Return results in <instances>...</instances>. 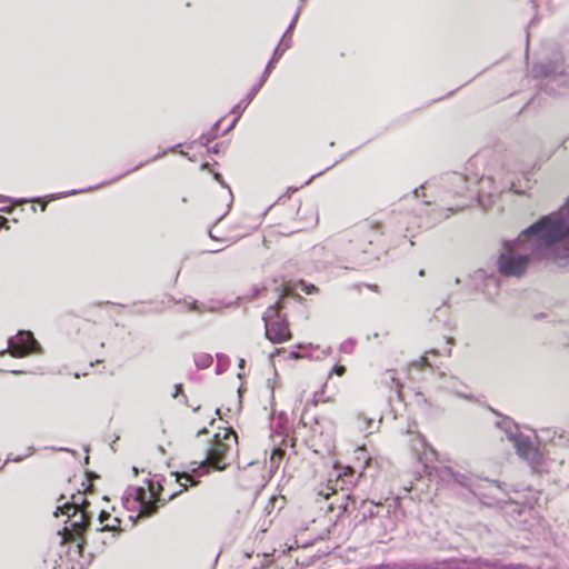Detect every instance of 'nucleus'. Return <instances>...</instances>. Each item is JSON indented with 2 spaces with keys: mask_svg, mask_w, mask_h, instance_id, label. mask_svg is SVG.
Here are the masks:
<instances>
[{
  "mask_svg": "<svg viewBox=\"0 0 569 569\" xmlns=\"http://www.w3.org/2000/svg\"><path fill=\"white\" fill-rule=\"evenodd\" d=\"M531 262L546 267L569 264V197L557 211L539 217L513 240L502 241L498 273L519 278Z\"/></svg>",
  "mask_w": 569,
  "mask_h": 569,
  "instance_id": "1",
  "label": "nucleus"
},
{
  "mask_svg": "<svg viewBox=\"0 0 569 569\" xmlns=\"http://www.w3.org/2000/svg\"><path fill=\"white\" fill-rule=\"evenodd\" d=\"M237 452L238 436L233 430H228L222 437L220 433H216L201 461H191L183 466L182 470L170 473L182 486L181 490L172 492L168 498H162L163 487L160 481L157 482L158 490L142 486H129L122 496V505L128 511L137 512L136 516H130V520L136 521L138 518H149L156 515L159 506L173 500L187 490L188 486H197L199 478L209 473L210 466L216 470H224Z\"/></svg>",
  "mask_w": 569,
  "mask_h": 569,
  "instance_id": "2",
  "label": "nucleus"
},
{
  "mask_svg": "<svg viewBox=\"0 0 569 569\" xmlns=\"http://www.w3.org/2000/svg\"><path fill=\"white\" fill-rule=\"evenodd\" d=\"M289 298L299 303L306 301L302 296L298 295L289 286H284L277 301L270 305L262 315L264 336L272 343H282L291 338L287 316L282 313Z\"/></svg>",
  "mask_w": 569,
  "mask_h": 569,
  "instance_id": "3",
  "label": "nucleus"
},
{
  "mask_svg": "<svg viewBox=\"0 0 569 569\" xmlns=\"http://www.w3.org/2000/svg\"><path fill=\"white\" fill-rule=\"evenodd\" d=\"M533 79H546L541 90L549 96L558 97L568 91L569 76L566 73L565 59L556 54L547 62H535L530 69Z\"/></svg>",
  "mask_w": 569,
  "mask_h": 569,
  "instance_id": "4",
  "label": "nucleus"
},
{
  "mask_svg": "<svg viewBox=\"0 0 569 569\" xmlns=\"http://www.w3.org/2000/svg\"><path fill=\"white\" fill-rule=\"evenodd\" d=\"M89 501L82 495H72L71 501L58 506L54 516L58 517L59 512L66 513L70 521V530L73 538L86 537L88 529L91 526L93 513L88 510Z\"/></svg>",
  "mask_w": 569,
  "mask_h": 569,
  "instance_id": "5",
  "label": "nucleus"
},
{
  "mask_svg": "<svg viewBox=\"0 0 569 569\" xmlns=\"http://www.w3.org/2000/svg\"><path fill=\"white\" fill-rule=\"evenodd\" d=\"M342 512H348L350 508L355 511L353 521L356 526H361L373 518L388 517L389 509L382 503L371 500L358 499L357 497L343 493L342 501L339 505Z\"/></svg>",
  "mask_w": 569,
  "mask_h": 569,
  "instance_id": "6",
  "label": "nucleus"
},
{
  "mask_svg": "<svg viewBox=\"0 0 569 569\" xmlns=\"http://www.w3.org/2000/svg\"><path fill=\"white\" fill-rule=\"evenodd\" d=\"M8 352L14 358H23L31 353H41L42 348L30 330H19L8 339V346L0 350V357Z\"/></svg>",
  "mask_w": 569,
  "mask_h": 569,
  "instance_id": "7",
  "label": "nucleus"
},
{
  "mask_svg": "<svg viewBox=\"0 0 569 569\" xmlns=\"http://www.w3.org/2000/svg\"><path fill=\"white\" fill-rule=\"evenodd\" d=\"M180 147H181V143H178L176 146L170 147L168 150H162L161 152H158L157 154H154L151 159L142 161V162L138 163L136 167H133L132 169H129V170L124 171L123 173L118 174V176L113 177L112 179L103 181V182H101V183H99L97 186L81 188V189H78V190L72 189V190L64 191V192H59V193H51V194L46 197V202L43 204H41V210L42 211L46 210L48 201L57 200V199H60V198H66V197L73 196V194H77V193H80V192L92 191V190H96V189H98L100 187H103V186L110 184L112 182H116V181L120 180L121 178L126 177L127 174H129V173H131V172H133L136 170H139L140 168H142L143 166L149 163L150 161H153V160H157V159L163 157L164 154H167L168 151L177 150Z\"/></svg>",
  "mask_w": 569,
  "mask_h": 569,
  "instance_id": "8",
  "label": "nucleus"
},
{
  "mask_svg": "<svg viewBox=\"0 0 569 569\" xmlns=\"http://www.w3.org/2000/svg\"><path fill=\"white\" fill-rule=\"evenodd\" d=\"M511 442L517 455L526 460L535 472H541L543 455L538 447L533 446L530 437L520 433Z\"/></svg>",
  "mask_w": 569,
  "mask_h": 569,
  "instance_id": "9",
  "label": "nucleus"
},
{
  "mask_svg": "<svg viewBox=\"0 0 569 569\" xmlns=\"http://www.w3.org/2000/svg\"><path fill=\"white\" fill-rule=\"evenodd\" d=\"M441 479H447L448 477L452 479L456 483L461 486L462 488L468 489L475 496L480 498L487 497L483 492H481L482 480L472 476L471 473H465L460 471L453 470L451 467H443L442 469H436Z\"/></svg>",
  "mask_w": 569,
  "mask_h": 569,
  "instance_id": "10",
  "label": "nucleus"
},
{
  "mask_svg": "<svg viewBox=\"0 0 569 569\" xmlns=\"http://www.w3.org/2000/svg\"><path fill=\"white\" fill-rule=\"evenodd\" d=\"M445 182L448 184V189L450 192L465 196L467 192H471V197L477 191H473V188L482 180V177L475 174L472 177H468L463 173L451 172L445 177Z\"/></svg>",
  "mask_w": 569,
  "mask_h": 569,
  "instance_id": "11",
  "label": "nucleus"
},
{
  "mask_svg": "<svg viewBox=\"0 0 569 569\" xmlns=\"http://www.w3.org/2000/svg\"><path fill=\"white\" fill-rule=\"evenodd\" d=\"M475 279L485 281L482 286V295L487 300H493L500 292V278L496 271H487L485 269H478L475 271Z\"/></svg>",
  "mask_w": 569,
  "mask_h": 569,
  "instance_id": "12",
  "label": "nucleus"
},
{
  "mask_svg": "<svg viewBox=\"0 0 569 569\" xmlns=\"http://www.w3.org/2000/svg\"><path fill=\"white\" fill-rule=\"evenodd\" d=\"M283 53H284V49H280V44H278L274 48V50H273V52L271 54V58L267 62V64L264 67V70L262 72V74L260 76L258 82L256 84H253L251 87V89L249 90V92L247 93V104H249L253 100V98L257 96V93L262 88V86L264 84V82L269 78L270 73L274 69L276 63L281 59Z\"/></svg>",
  "mask_w": 569,
  "mask_h": 569,
  "instance_id": "13",
  "label": "nucleus"
},
{
  "mask_svg": "<svg viewBox=\"0 0 569 569\" xmlns=\"http://www.w3.org/2000/svg\"><path fill=\"white\" fill-rule=\"evenodd\" d=\"M355 478V471L352 468L347 467L345 469V472L341 475L339 473L337 479L332 481L329 480L328 485L326 486V490H321L319 495L323 496L326 499H328L332 493H336L338 489L345 491L347 485H352Z\"/></svg>",
  "mask_w": 569,
  "mask_h": 569,
  "instance_id": "14",
  "label": "nucleus"
},
{
  "mask_svg": "<svg viewBox=\"0 0 569 569\" xmlns=\"http://www.w3.org/2000/svg\"><path fill=\"white\" fill-rule=\"evenodd\" d=\"M496 426L506 433L507 439L510 441H512L521 433L519 431L518 425L508 417H503L502 419L498 420Z\"/></svg>",
  "mask_w": 569,
  "mask_h": 569,
  "instance_id": "15",
  "label": "nucleus"
},
{
  "mask_svg": "<svg viewBox=\"0 0 569 569\" xmlns=\"http://www.w3.org/2000/svg\"><path fill=\"white\" fill-rule=\"evenodd\" d=\"M537 439L539 442L549 441L555 446H562L567 442V439L563 433H557L556 430L545 429L541 430L539 435H537Z\"/></svg>",
  "mask_w": 569,
  "mask_h": 569,
  "instance_id": "16",
  "label": "nucleus"
},
{
  "mask_svg": "<svg viewBox=\"0 0 569 569\" xmlns=\"http://www.w3.org/2000/svg\"><path fill=\"white\" fill-rule=\"evenodd\" d=\"M221 121L222 118L217 120L207 132H202L197 142L202 147H208L211 141L216 140L219 137Z\"/></svg>",
  "mask_w": 569,
  "mask_h": 569,
  "instance_id": "17",
  "label": "nucleus"
},
{
  "mask_svg": "<svg viewBox=\"0 0 569 569\" xmlns=\"http://www.w3.org/2000/svg\"><path fill=\"white\" fill-rule=\"evenodd\" d=\"M121 520L117 517L112 518L111 523H104L102 527L98 528L97 531L106 532L111 531V538L117 539V537L121 533L122 529L120 527Z\"/></svg>",
  "mask_w": 569,
  "mask_h": 569,
  "instance_id": "18",
  "label": "nucleus"
},
{
  "mask_svg": "<svg viewBox=\"0 0 569 569\" xmlns=\"http://www.w3.org/2000/svg\"><path fill=\"white\" fill-rule=\"evenodd\" d=\"M174 303H184L189 311L202 312V311H214L213 308H207L203 303H200L198 300L192 299L190 302H187L186 299H172Z\"/></svg>",
  "mask_w": 569,
  "mask_h": 569,
  "instance_id": "19",
  "label": "nucleus"
},
{
  "mask_svg": "<svg viewBox=\"0 0 569 569\" xmlns=\"http://www.w3.org/2000/svg\"><path fill=\"white\" fill-rule=\"evenodd\" d=\"M194 365L198 369H208L213 362V357L210 353H197L193 357Z\"/></svg>",
  "mask_w": 569,
  "mask_h": 569,
  "instance_id": "20",
  "label": "nucleus"
},
{
  "mask_svg": "<svg viewBox=\"0 0 569 569\" xmlns=\"http://www.w3.org/2000/svg\"><path fill=\"white\" fill-rule=\"evenodd\" d=\"M468 569H498V567L496 562L478 558L469 563Z\"/></svg>",
  "mask_w": 569,
  "mask_h": 569,
  "instance_id": "21",
  "label": "nucleus"
},
{
  "mask_svg": "<svg viewBox=\"0 0 569 569\" xmlns=\"http://www.w3.org/2000/svg\"><path fill=\"white\" fill-rule=\"evenodd\" d=\"M216 373L222 375L229 366V357L224 353H217Z\"/></svg>",
  "mask_w": 569,
  "mask_h": 569,
  "instance_id": "22",
  "label": "nucleus"
},
{
  "mask_svg": "<svg viewBox=\"0 0 569 569\" xmlns=\"http://www.w3.org/2000/svg\"><path fill=\"white\" fill-rule=\"evenodd\" d=\"M212 177H213V179L218 183H220V186L222 188L228 189V194H229V198H230L229 203H228V208H231V204H232V201H233V194H232V191H231L230 187L226 183V181L223 180V177H222V174L220 172H217V171L212 172Z\"/></svg>",
  "mask_w": 569,
  "mask_h": 569,
  "instance_id": "23",
  "label": "nucleus"
},
{
  "mask_svg": "<svg viewBox=\"0 0 569 569\" xmlns=\"http://www.w3.org/2000/svg\"><path fill=\"white\" fill-rule=\"evenodd\" d=\"M297 287L303 291L306 295H316L319 292V289L317 286H315L313 283H307L306 281L303 280H300L298 283H297Z\"/></svg>",
  "mask_w": 569,
  "mask_h": 569,
  "instance_id": "24",
  "label": "nucleus"
},
{
  "mask_svg": "<svg viewBox=\"0 0 569 569\" xmlns=\"http://www.w3.org/2000/svg\"><path fill=\"white\" fill-rule=\"evenodd\" d=\"M299 16H300V8H297V11L296 13L293 14L289 26L287 27L284 33L282 34V40H284L286 38H289L291 37L295 28H296V24H297V21L299 19Z\"/></svg>",
  "mask_w": 569,
  "mask_h": 569,
  "instance_id": "25",
  "label": "nucleus"
},
{
  "mask_svg": "<svg viewBox=\"0 0 569 569\" xmlns=\"http://www.w3.org/2000/svg\"><path fill=\"white\" fill-rule=\"evenodd\" d=\"M485 284V281L476 280L475 279V272L469 276L467 286L470 288L471 291H479L482 293V286Z\"/></svg>",
  "mask_w": 569,
  "mask_h": 569,
  "instance_id": "26",
  "label": "nucleus"
},
{
  "mask_svg": "<svg viewBox=\"0 0 569 569\" xmlns=\"http://www.w3.org/2000/svg\"><path fill=\"white\" fill-rule=\"evenodd\" d=\"M377 569H419V567L415 563L402 562L381 566Z\"/></svg>",
  "mask_w": 569,
  "mask_h": 569,
  "instance_id": "27",
  "label": "nucleus"
},
{
  "mask_svg": "<svg viewBox=\"0 0 569 569\" xmlns=\"http://www.w3.org/2000/svg\"><path fill=\"white\" fill-rule=\"evenodd\" d=\"M301 347L298 346V349H295V350H291L289 352V358L290 359H301V358H309V359H316V360H320L321 358L320 357H316L313 358L309 352H302L300 351Z\"/></svg>",
  "mask_w": 569,
  "mask_h": 569,
  "instance_id": "28",
  "label": "nucleus"
},
{
  "mask_svg": "<svg viewBox=\"0 0 569 569\" xmlns=\"http://www.w3.org/2000/svg\"><path fill=\"white\" fill-rule=\"evenodd\" d=\"M249 104H247V100H242L241 102H239L238 104H236L232 109H231V113L236 114L234 118H238V120L240 119L242 112L246 110V108L248 107Z\"/></svg>",
  "mask_w": 569,
  "mask_h": 569,
  "instance_id": "29",
  "label": "nucleus"
},
{
  "mask_svg": "<svg viewBox=\"0 0 569 569\" xmlns=\"http://www.w3.org/2000/svg\"><path fill=\"white\" fill-rule=\"evenodd\" d=\"M179 396H182L183 403L187 405V396L183 392V387L181 383L174 385V391L172 393V398H178Z\"/></svg>",
  "mask_w": 569,
  "mask_h": 569,
  "instance_id": "30",
  "label": "nucleus"
},
{
  "mask_svg": "<svg viewBox=\"0 0 569 569\" xmlns=\"http://www.w3.org/2000/svg\"><path fill=\"white\" fill-rule=\"evenodd\" d=\"M266 291V288H260L258 286H253L250 290V296H249V299L250 300H253V299H257L259 298L260 296L263 295V292Z\"/></svg>",
  "mask_w": 569,
  "mask_h": 569,
  "instance_id": "31",
  "label": "nucleus"
},
{
  "mask_svg": "<svg viewBox=\"0 0 569 569\" xmlns=\"http://www.w3.org/2000/svg\"><path fill=\"white\" fill-rule=\"evenodd\" d=\"M116 539H112L111 537L108 538V537H103V538H100L99 539V546L96 547V550L98 552H101L104 550V548L112 541H114Z\"/></svg>",
  "mask_w": 569,
  "mask_h": 569,
  "instance_id": "32",
  "label": "nucleus"
},
{
  "mask_svg": "<svg viewBox=\"0 0 569 569\" xmlns=\"http://www.w3.org/2000/svg\"><path fill=\"white\" fill-rule=\"evenodd\" d=\"M74 540L78 541V543H77V552L81 557L83 555V552H84V549H86L87 539H86V537H81V538H74Z\"/></svg>",
  "mask_w": 569,
  "mask_h": 569,
  "instance_id": "33",
  "label": "nucleus"
},
{
  "mask_svg": "<svg viewBox=\"0 0 569 569\" xmlns=\"http://www.w3.org/2000/svg\"><path fill=\"white\" fill-rule=\"evenodd\" d=\"M355 341L352 339H348L341 343L340 349L342 352L349 353L353 348Z\"/></svg>",
  "mask_w": 569,
  "mask_h": 569,
  "instance_id": "34",
  "label": "nucleus"
},
{
  "mask_svg": "<svg viewBox=\"0 0 569 569\" xmlns=\"http://www.w3.org/2000/svg\"><path fill=\"white\" fill-rule=\"evenodd\" d=\"M32 201V199H12L10 197H7V196H3V194H0V202H21V203H24V202H30Z\"/></svg>",
  "mask_w": 569,
  "mask_h": 569,
  "instance_id": "35",
  "label": "nucleus"
},
{
  "mask_svg": "<svg viewBox=\"0 0 569 569\" xmlns=\"http://www.w3.org/2000/svg\"><path fill=\"white\" fill-rule=\"evenodd\" d=\"M345 372H346V367L345 366H342V365H335L331 368L330 372H329V377L331 375H333V373L337 375V376H342Z\"/></svg>",
  "mask_w": 569,
  "mask_h": 569,
  "instance_id": "36",
  "label": "nucleus"
},
{
  "mask_svg": "<svg viewBox=\"0 0 569 569\" xmlns=\"http://www.w3.org/2000/svg\"><path fill=\"white\" fill-rule=\"evenodd\" d=\"M483 481L487 482L489 487L496 488V489H499L502 491H503V487H506V483L500 482L499 480L485 479Z\"/></svg>",
  "mask_w": 569,
  "mask_h": 569,
  "instance_id": "37",
  "label": "nucleus"
},
{
  "mask_svg": "<svg viewBox=\"0 0 569 569\" xmlns=\"http://www.w3.org/2000/svg\"><path fill=\"white\" fill-rule=\"evenodd\" d=\"M379 229H380L379 226H371L369 228V232L372 233V234L368 236L370 244L373 243L375 238L379 234Z\"/></svg>",
  "mask_w": 569,
  "mask_h": 569,
  "instance_id": "38",
  "label": "nucleus"
},
{
  "mask_svg": "<svg viewBox=\"0 0 569 569\" xmlns=\"http://www.w3.org/2000/svg\"><path fill=\"white\" fill-rule=\"evenodd\" d=\"M208 148V151L211 152V153H214V154H219L222 149L224 148V143L223 142H219V143H216L213 147H207Z\"/></svg>",
  "mask_w": 569,
  "mask_h": 569,
  "instance_id": "39",
  "label": "nucleus"
},
{
  "mask_svg": "<svg viewBox=\"0 0 569 569\" xmlns=\"http://www.w3.org/2000/svg\"><path fill=\"white\" fill-rule=\"evenodd\" d=\"M34 451H36V449H34L33 447H30V448L28 449V453H27L26 456H19V457H17V458H8V459L6 460V462H4V465H6L7 462H9V461H21V460H22V459H24L26 457H29V456L33 455V453H34Z\"/></svg>",
  "mask_w": 569,
  "mask_h": 569,
  "instance_id": "40",
  "label": "nucleus"
},
{
  "mask_svg": "<svg viewBox=\"0 0 569 569\" xmlns=\"http://www.w3.org/2000/svg\"><path fill=\"white\" fill-rule=\"evenodd\" d=\"M110 519H111V515L108 511L101 510L99 512L98 520L100 523H104L106 521H109Z\"/></svg>",
  "mask_w": 569,
  "mask_h": 569,
  "instance_id": "41",
  "label": "nucleus"
},
{
  "mask_svg": "<svg viewBox=\"0 0 569 569\" xmlns=\"http://www.w3.org/2000/svg\"><path fill=\"white\" fill-rule=\"evenodd\" d=\"M278 44H280V49H284L286 51L287 49L291 48L292 42L290 38L288 40L286 38L284 40L281 39V41Z\"/></svg>",
  "mask_w": 569,
  "mask_h": 569,
  "instance_id": "42",
  "label": "nucleus"
},
{
  "mask_svg": "<svg viewBox=\"0 0 569 569\" xmlns=\"http://www.w3.org/2000/svg\"><path fill=\"white\" fill-rule=\"evenodd\" d=\"M330 168H332V166H329V167L325 168L323 170L312 174L302 186L309 184L312 181V179H315L316 177L322 174L325 171L329 170Z\"/></svg>",
  "mask_w": 569,
  "mask_h": 569,
  "instance_id": "43",
  "label": "nucleus"
},
{
  "mask_svg": "<svg viewBox=\"0 0 569 569\" xmlns=\"http://www.w3.org/2000/svg\"><path fill=\"white\" fill-rule=\"evenodd\" d=\"M237 122H238V118H234V119L231 121V123H228V127L223 130V132H222V133H223V134H226V133H228L229 131H231V130L234 128V126L237 124Z\"/></svg>",
  "mask_w": 569,
  "mask_h": 569,
  "instance_id": "44",
  "label": "nucleus"
},
{
  "mask_svg": "<svg viewBox=\"0 0 569 569\" xmlns=\"http://www.w3.org/2000/svg\"><path fill=\"white\" fill-rule=\"evenodd\" d=\"M325 393L323 389H320L319 391H317L313 396V403H317L319 400H320V397Z\"/></svg>",
  "mask_w": 569,
  "mask_h": 569,
  "instance_id": "45",
  "label": "nucleus"
},
{
  "mask_svg": "<svg viewBox=\"0 0 569 569\" xmlns=\"http://www.w3.org/2000/svg\"><path fill=\"white\" fill-rule=\"evenodd\" d=\"M528 52H529V32L527 31V34H526V57H528Z\"/></svg>",
  "mask_w": 569,
  "mask_h": 569,
  "instance_id": "46",
  "label": "nucleus"
},
{
  "mask_svg": "<svg viewBox=\"0 0 569 569\" xmlns=\"http://www.w3.org/2000/svg\"><path fill=\"white\" fill-rule=\"evenodd\" d=\"M209 431L206 427H203L202 429H200L198 432H197V436H202V435H207Z\"/></svg>",
  "mask_w": 569,
  "mask_h": 569,
  "instance_id": "47",
  "label": "nucleus"
},
{
  "mask_svg": "<svg viewBox=\"0 0 569 569\" xmlns=\"http://www.w3.org/2000/svg\"><path fill=\"white\" fill-rule=\"evenodd\" d=\"M0 211L1 212H6V213H10L12 211V208L11 207H2V208H0Z\"/></svg>",
  "mask_w": 569,
  "mask_h": 569,
  "instance_id": "48",
  "label": "nucleus"
},
{
  "mask_svg": "<svg viewBox=\"0 0 569 569\" xmlns=\"http://www.w3.org/2000/svg\"><path fill=\"white\" fill-rule=\"evenodd\" d=\"M239 301H240V297H238L234 301L228 303L227 306L228 307H232V306H238L239 305Z\"/></svg>",
  "mask_w": 569,
  "mask_h": 569,
  "instance_id": "49",
  "label": "nucleus"
},
{
  "mask_svg": "<svg viewBox=\"0 0 569 569\" xmlns=\"http://www.w3.org/2000/svg\"><path fill=\"white\" fill-rule=\"evenodd\" d=\"M298 189H299L298 187H289V188H288V190H287V192H288V193H292V192L298 191Z\"/></svg>",
  "mask_w": 569,
  "mask_h": 569,
  "instance_id": "50",
  "label": "nucleus"
},
{
  "mask_svg": "<svg viewBox=\"0 0 569 569\" xmlns=\"http://www.w3.org/2000/svg\"><path fill=\"white\" fill-rule=\"evenodd\" d=\"M369 288L376 292L379 291V287L377 284H370Z\"/></svg>",
  "mask_w": 569,
  "mask_h": 569,
  "instance_id": "51",
  "label": "nucleus"
},
{
  "mask_svg": "<svg viewBox=\"0 0 569 569\" xmlns=\"http://www.w3.org/2000/svg\"><path fill=\"white\" fill-rule=\"evenodd\" d=\"M305 348H308V349H319V346H313L312 343H308Z\"/></svg>",
  "mask_w": 569,
  "mask_h": 569,
  "instance_id": "52",
  "label": "nucleus"
},
{
  "mask_svg": "<svg viewBox=\"0 0 569 569\" xmlns=\"http://www.w3.org/2000/svg\"><path fill=\"white\" fill-rule=\"evenodd\" d=\"M420 189H423V186H420L419 188L413 190V193H415L416 197H419V190Z\"/></svg>",
  "mask_w": 569,
  "mask_h": 569,
  "instance_id": "53",
  "label": "nucleus"
},
{
  "mask_svg": "<svg viewBox=\"0 0 569 569\" xmlns=\"http://www.w3.org/2000/svg\"><path fill=\"white\" fill-rule=\"evenodd\" d=\"M306 1H307V0H299V6H298V8H300V11L302 10V7H303V4H305V2H306Z\"/></svg>",
  "mask_w": 569,
  "mask_h": 569,
  "instance_id": "54",
  "label": "nucleus"
},
{
  "mask_svg": "<svg viewBox=\"0 0 569 569\" xmlns=\"http://www.w3.org/2000/svg\"><path fill=\"white\" fill-rule=\"evenodd\" d=\"M209 166H210V164H209L208 162H203V163L201 164V169H209Z\"/></svg>",
  "mask_w": 569,
  "mask_h": 569,
  "instance_id": "55",
  "label": "nucleus"
},
{
  "mask_svg": "<svg viewBox=\"0 0 569 569\" xmlns=\"http://www.w3.org/2000/svg\"><path fill=\"white\" fill-rule=\"evenodd\" d=\"M238 366H239V368H243V366H244V360H243V359H240V360H239Z\"/></svg>",
  "mask_w": 569,
  "mask_h": 569,
  "instance_id": "56",
  "label": "nucleus"
},
{
  "mask_svg": "<svg viewBox=\"0 0 569 569\" xmlns=\"http://www.w3.org/2000/svg\"><path fill=\"white\" fill-rule=\"evenodd\" d=\"M462 398H466V399H472L473 397L471 395L467 396V395H460Z\"/></svg>",
  "mask_w": 569,
  "mask_h": 569,
  "instance_id": "57",
  "label": "nucleus"
},
{
  "mask_svg": "<svg viewBox=\"0 0 569 569\" xmlns=\"http://www.w3.org/2000/svg\"><path fill=\"white\" fill-rule=\"evenodd\" d=\"M278 449H273L272 453H271V460H273V457L276 456Z\"/></svg>",
  "mask_w": 569,
  "mask_h": 569,
  "instance_id": "58",
  "label": "nucleus"
},
{
  "mask_svg": "<svg viewBox=\"0 0 569 569\" xmlns=\"http://www.w3.org/2000/svg\"><path fill=\"white\" fill-rule=\"evenodd\" d=\"M229 210H230V208H228V210H227V211H224V212H223V214H221V217H220V219H219V220H221L222 218H224V216H227V214H228V211H229Z\"/></svg>",
  "mask_w": 569,
  "mask_h": 569,
  "instance_id": "59",
  "label": "nucleus"
},
{
  "mask_svg": "<svg viewBox=\"0 0 569 569\" xmlns=\"http://www.w3.org/2000/svg\"><path fill=\"white\" fill-rule=\"evenodd\" d=\"M229 210H230V208H228V210H227V211H224V212H223V214H221V217H220V219H219V220H221L222 218H224V216H227V214H228V211H229Z\"/></svg>",
  "mask_w": 569,
  "mask_h": 569,
  "instance_id": "60",
  "label": "nucleus"
},
{
  "mask_svg": "<svg viewBox=\"0 0 569 569\" xmlns=\"http://www.w3.org/2000/svg\"><path fill=\"white\" fill-rule=\"evenodd\" d=\"M330 351H331V348L329 347V348H327V350H323V355L326 356V355H328Z\"/></svg>",
  "mask_w": 569,
  "mask_h": 569,
  "instance_id": "61",
  "label": "nucleus"
},
{
  "mask_svg": "<svg viewBox=\"0 0 569 569\" xmlns=\"http://www.w3.org/2000/svg\"><path fill=\"white\" fill-rule=\"evenodd\" d=\"M460 282H461L460 278H456V279H455V283H456V284H459Z\"/></svg>",
  "mask_w": 569,
  "mask_h": 569,
  "instance_id": "62",
  "label": "nucleus"
},
{
  "mask_svg": "<svg viewBox=\"0 0 569 569\" xmlns=\"http://www.w3.org/2000/svg\"><path fill=\"white\" fill-rule=\"evenodd\" d=\"M216 413H217L218 416H220V415H221V409H220V408H217V409H216Z\"/></svg>",
  "mask_w": 569,
  "mask_h": 569,
  "instance_id": "63",
  "label": "nucleus"
},
{
  "mask_svg": "<svg viewBox=\"0 0 569 569\" xmlns=\"http://www.w3.org/2000/svg\"><path fill=\"white\" fill-rule=\"evenodd\" d=\"M419 276L420 277L425 276V270L423 269L419 270Z\"/></svg>",
  "mask_w": 569,
  "mask_h": 569,
  "instance_id": "64",
  "label": "nucleus"
}]
</instances>
